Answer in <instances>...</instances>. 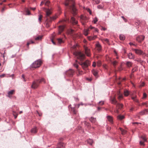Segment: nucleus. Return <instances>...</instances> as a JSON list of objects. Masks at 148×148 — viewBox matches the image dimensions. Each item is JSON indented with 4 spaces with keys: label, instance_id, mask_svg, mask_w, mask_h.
Returning <instances> with one entry per match:
<instances>
[{
    "label": "nucleus",
    "instance_id": "f257e3e1",
    "mask_svg": "<svg viewBox=\"0 0 148 148\" xmlns=\"http://www.w3.org/2000/svg\"><path fill=\"white\" fill-rule=\"evenodd\" d=\"M66 6H68L69 8L72 10L73 14L75 15L77 13V9L74 5V2L73 0H66V2L65 3Z\"/></svg>",
    "mask_w": 148,
    "mask_h": 148
},
{
    "label": "nucleus",
    "instance_id": "f03ea898",
    "mask_svg": "<svg viewBox=\"0 0 148 148\" xmlns=\"http://www.w3.org/2000/svg\"><path fill=\"white\" fill-rule=\"evenodd\" d=\"M42 82H43L45 83V79L44 78H41L34 80L32 83L31 87L33 89H35L37 88L39 85Z\"/></svg>",
    "mask_w": 148,
    "mask_h": 148
},
{
    "label": "nucleus",
    "instance_id": "7ed1b4c3",
    "mask_svg": "<svg viewBox=\"0 0 148 148\" xmlns=\"http://www.w3.org/2000/svg\"><path fill=\"white\" fill-rule=\"evenodd\" d=\"M42 61L40 60H38L34 62L31 65V68H36L39 67L42 64Z\"/></svg>",
    "mask_w": 148,
    "mask_h": 148
},
{
    "label": "nucleus",
    "instance_id": "20e7f679",
    "mask_svg": "<svg viewBox=\"0 0 148 148\" xmlns=\"http://www.w3.org/2000/svg\"><path fill=\"white\" fill-rule=\"evenodd\" d=\"M73 55L77 56V58L81 61L83 60L84 58V55L80 52H75L73 53Z\"/></svg>",
    "mask_w": 148,
    "mask_h": 148
},
{
    "label": "nucleus",
    "instance_id": "39448f33",
    "mask_svg": "<svg viewBox=\"0 0 148 148\" xmlns=\"http://www.w3.org/2000/svg\"><path fill=\"white\" fill-rule=\"evenodd\" d=\"M79 64L82 66V67L84 70H85L90 64V62L88 60H86L84 62L79 63Z\"/></svg>",
    "mask_w": 148,
    "mask_h": 148
},
{
    "label": "nucleus",
    "instance_id": "423d86ee",
    "mask_svg": "<svg viewBox=\"0 0 148 148\" xmlns=\"http://www.w3.org/2000/svg\"><path fill=\"white\" fill-rule=\"evenodd\" d=\"M75 72V71L71 69H69L68 71H66L64 73V74H65L67 76L70 77H72L73 76Z\"/></svg>",
    "mask_w": 148,
    "mask_h": 148
},
{
    "label": "nucleus",
    "instance_id": "0eeeda50",
    "mask_svg": "<svg viewBox=\"0 0 148 148\" xmlns=\"http://www.w3.org/2000/svg\"><path fill=\"white\" fill-rule=\"evenodd\" d=\"M80 21L82 24L84 25L85 23L86 22L88 18L86 16L84 15H81L80 17Z\"/></svg>",
    "mask_w": 148,
    "mask_h": 148
},
{
    "label": "nucleus",
    "instance_id": "6e6552de",
    "mask_svg": "<svg viewBox=\"0 0 148 148\" xmlns=\"http://www.w3.org/2000/svg\"><path fill=\"white\" fill-rule=\"evenodd\" d=\"M133 50L138 55H143L145 53L142 51L140 49H133Z\"/></svg>",
    "mask_w": 148,
    "mask_h": 148
},
{
    "label": "nucleus",
    "instance_id": "1a4fd4ad",
    "mask_svg": "<svg viewBox=\"0 0 148 148\" xmlns=\"http://www.w3.org/2000/svg\"><path fill=\"white\" fill-rule=\"evenodd\" d=\"M145 37L143 35H140L138 36L136 38L137 40L139 42H141L145 38Z\"/></svg>",
    "mask_w": 148,
    "mask_h": 148
},
{
    "label": "nucleus",
    "instance_id": "9d476101",
    "mask_svg": "<svg viewBox=\"0 0 148 148\" xmlns=\"http://www.w3.org/2000/svg\"><path fill=\"white\" fill-rule=\"evenodd\" d=\"M56 148H65V144L63 143L59 142L57 145Z\"/></svg>",
    "mask_w": 148,
    "mask_h": 148
},
{
    "label": "nucleus",
    "instance_id": "9b49d317",
    "mask_svg": "<svg viewBox=\"0 0 148 148\" xmlns=\"http://www.w3.org/2000/svg\"><path fill=\"white\" fill-rule=\"evenodd\" d=\"M84 49L85 51V53L88 56H90V50L86 46L84 47Z\"/></svg>",
    "mask_w": 148,
    "mask_h": 148
},
{
    "label": "nucleus",
    "instance_id": "f8f14e48",
    "mask_svg": "<svg viewBox=\"0 0 148 148\" xmlns=\"http://www.w3.org/2000/svg\"><path fill=\"white\" fill-rule=\"evenodd\" d=\"M71 21L73 25H76L77 24L78 21H76L75 18L73 17H71Z\"/></svg>",
    "mask_w": 148,
    "mask_h": 148
},
{
    "label": "nucleus",
    "instance_id": "ddd939ff",
    "mask_svg": "<svg viewBox=\"0 0 148 148\" xmlns=\"http://www.w3.org/2000/svg\"><path fill=\"white\" fill-rule=\"evenodd\" d=\"M148 111L147 109H145L144 110L141 111L139 114L140 115H145L147 114Z\"/></svg>",
    "mask_w": 148,
    "mask_h": 148
},
{
    "label": "nucleus",
    "instance_id": "4468645a",
    "mask_svg": "<svg viewBox=\"0 0 148 148\" xmlns=\"http://www.w3.org/2000/svg\"><path fill=\"white\" fill-rule=\"evenodd\" d=\"M110 100L112 103L115 104H116L117 103V101L116 100L115 98L114 97L111 98Z\"/></svg>",
    "mask_w": 148,
    "mask_h": 148
},
{
    "label": "nucleus",
    "instance_id": "2eb2a0df",
    "mask_svg": "<svg viewBox=\"0 0 148 148\" xmlns=\"http://www.w3.org/2000/svg\"><path fill=\"white\" fill-rule=\"evenodd\" d=\"M96 47L97 48V50L99 51H100L101 50V46L100 44L99 43H97L96 44Z\"/></svg>",
    "mask_w": 148,
    "mask_h": 148
},
{
    "label": "nucleus",
    "instance_id": "dca6fc26",
    "mask_svg": "<svg viewBox=\"0 0 148 148\" xmlns=\"http://www.w3.org/2000/svg\"><path fill=\"white\" fill-rule=\"evenodd\" d=\"M128 58L130 59H134V56L132 53H129L128 54Z\"/></svg>",
    "mask_w": 148,
    "mask_h": 148
},
{
    "label": "nucleus",
    "instance_id": "f3484780",
    "mask_svg": "<svg viewBox=\"0 0 148 148\" xmlns=\"http://www.w3.org/2000/svg\"><path fill=\"white\" fill-rule=\"evenodd\" d=\"M108 121L111 123H113V119L112 117L110 116H108L107 117Z\"/></svg>",
    "mask_w": 148,
    "mask_h": 148
},
{
    "label": "nucleus",
    "instance_id": "a211bd4d",
    "mask_svg": "<svg viewBox=\"0 0 148 148\" xmlns=\"http://www.w3.org/2000/svg\"><path fill=\"white\" fill-rule=\"evenodd\" d=\"M90 121L92 123H95L96 122V118L92 117H91L89 119Z\"/></svg>",
    "mask_w": 148,
    "mask_h": 148
},
{
    "label": "nucleus",
    "instance_id": "6ab92c4d",
    "mask_svg": "<svg viewBox=\"0 0 148 148\" xmlns=\"http://www.w3.org/2000/svg\"><path fill=\"white\" fill-rule=\"evenodd\" d=\"M132 63L130 61H127L126 63V65H127V67L129 68L132 66Z\"/></svg>",
    "mask_w": 148,
    "mask_h": 148
},
{
    "label": "nucleus",
    "instance_id": "aec40b11",
    "mask_svg": "<svg viewBox=\"0 0 148 148\" xmlns=\"http://www.w3.org/2000/svg\"><path fill=\"white\" fill-rule=\"evenodd\" d=\"M77 71H78V73L77 74V75L78 76L82 75L83 73V71H80L79 69H77Z\"/></svg>",
    "mask_w": 148,
    "mask_h": 148
},
{
    "label": "nucleus",
    "instance_id": "412c9836",
    "mask_svg": "<svg viewBox=\"0 0 148 148\" xmlns=\"http://www.w3.org/2000/svg\"><path fill=\"white\" fill-rule=\"evenodd\" d=\"M116 107L119 109H121L123 107V105L122 104H120L119 103H117L116 104Z\"/></svg>",
    "mask_w": 148,
    "mask_h": 148
},
{
    "label": "nucleus",
    "instance_id": "4be33fe9",
    "mask_svg": "<svg viewBox=\"0 0 148 148\" xmlns=\"http://www.w3.org/2000/svg\"><path fill=\"white\" fill-rule=\"evenodd\" d=\"M31 132L32 133H35L37 132V130L36 127H34L31 130Z\"/></svg>",
    "mask_w": 148,
    "mask_h": 148
},
{
    "label": "nucleus",
    "instance_id": "5701e85b",
    "mask_svg": "<svg viewBox=\"0 0 148 148\" xmlns=\"http://www.w3.org/2000/svg\"><path fill=\"white\" fill-rule=\"evenodd\" d=\"M14 90H11L10 91H9L8 93V97H10V95H13L14 92Z\"/></svg>",
    "mask_w": 148,
    "mask_h": 148
},
{
    "label": "nucleus",
    "instance_id": "b1692460",
    "mask_svg": "<svg viewBox=\"0 0 148 148\" xmlns=\"http://www.w3.org/2000/svg\"><path fill=\"white\" fill-rule=\"evenodd\" d=\"M92 73L93 75L95 77H97L98 75V72L95 70H93L92 71Z\"/></svg>",
    "mask_w": 148,
    "mask_h": 148
},
{
    "label": "nucleus",
    "instance_id": "393cba45",
    "mask_svg": "<svg viewBox=\"0 0 148 148\" xmlns=\"http://www.w3.org/2000/svg\"><path fill=\"white\" fill-rule=\"evenodd\" d=\"M64 25H60L59 27V30H60L62 32L64 28Z\"/></svg>",
    "mask_w": 148,
    "mask_h": 148
},
{
    "label": "nucleus",
    "instance_id": "a878e982",
    "mask_svg": "<svg viewBox=\"0 0 148 148\" xmlns=\"http://www.w3.org/2000/svg\"><path fill=\"white\" fill-rule=\"evenodd\" d=\"M124 95L125 96H127L129 94V91L127 90H124Z\"/></svg>",
    "mask_w": 148,
    "mask_h": 148
},
{
    "label": "nucleus",
    "instance_id": "bb28decb",
    "mask_svg": "<svg viewBox=\"0 0 148 148\" xmlns=\"http://www.w3.org/2000/svg\"><path fill=\"white\" fill-rule=\"evenodd\" d=\"M47 16L49 17V15L51 14V12L49 9H48L46 12Z\"/></svg>",
    "mask_w": 148,
    "mask_h": 148
},
{
    "label": "nucleus",
    "instance_id": "cd10ccee",
    "mask_svg": "<svg viewBox=\"0 0 148 148\" xmlns=\"http://www.w3.org/2000/svg\"><path fill=\"white\" fill-rule=\"evenodd\" d=\"M120 129L122 134H125L126 133V131L125 130L121 128H120Z\"/></svg>",
    "mask_w": 148,
    "mask_h": 148
},
{
    "label": "nucleus",
    "instance_id": "c85d7f7f",
    "mask_svg": "<svg viewBox=\"0 0 148 148\" xmlns=\"http://www.w3.org/2000/svg\"><path fill=\"white\" fill-rule=\"evenodd\" d=\"M119 38L121 40H124L125 39V36L123 34H121L119 36Z\"/></svg>",
    "mask_w": 148,
    "mask_h": 148
},
{
    "label": "nucleus",
    "instance_id": "c756f323",
    "mask_svg": "<svg viewBox=\"0 0 148 148\" xmlns=\"http://www.w3.org/2000/svg\"><path fill=\"white\" fill-rule=\"evenodd\" d=\"M88 29H85L84 30V34L85 36H87L88 34Z\"/></svg>",
    "mask_w": 148,
    "mask_h": 148
},
{
    "label": "nucleus",
    "instance_id": "7c9ffc66",
    "mask_svg": "<svg viewBox=\"0 0 148 148\" xmlns=\"http://www.w3.org/2000/svg\"><path fill=\"white\" fill-rule=\"evenodd\" d=\"M124 118V116L123 115H119L117 116L118 119L120 120H121L123 119Z\"/></svg>",
    "mask_w": 148,
    "mask_h": 148
},
{
    "label": "nucleus",
    "instance_id": "2f4dec72",
    "mask_svg": "<svg viewBox=\"0 0 148 148\" xmlns=\"http://www.w3.org/2000/svg\"><path fill=\"white\" fill-rule=\"evenodd\" d=\"M57 40L59 44H60L61 43L63 42V41L61 38H59L57 39Z\"/></svg>",
    "mask_w": 148,
    "mask_h": 148
},
{
    "label": "nucleus",
    "instance_id": "473e14b6",
    "mask_svg": "<svg viewBox=\"0 0 148 148\" xmlns=\"http://www.w3.org/2000/svg\"><path fill=\"white\" fill-rule=\"evenodd\" d=\"M88 143L90 145H92L93 143V141L92 139H89L87 140Z\"/></svg>",
    "mask_w": 148,
    "mask_h": 148
},
{
    "label": "nucleus",
    "instance_id": "72a5a7b5",
    "mask_svg": "<svg viewBox=\"0 0 148 148\" xmlns=\"http://www.w3.org/2000/svg\"><path fill=\"white\" fill-rule=\"evenodd\" d=\"M75 62H76V63H74L73 64V65L75 67V68H76L77 69H78V65L77 64V63H76L77 62V60H75Z\"/></svg>",
    "mask_w": 148,
    "mask_h": 148
},
{
    "label": "nucleus",
    "instance_id": "f704fd0d",
    "mask_svg": "<svg viewBox=\"0 0 148 148\" xmlns=\"http://www.w3.org/2000/svg\"><path fill=\"white\" fill-rule=\"evenodd\" d=\"M101 40L103 42H105L107 43H108L109 42V39L108 38H103Z\"/></svg>",
    "mask_w": 148,
    "mask_h": 148
},
{
    "label": "nucleus",
    "instance_id": "c9c22d12",
    "mask_svg": "<svg viewBox=\"0 0 148 148\" xmlns=\"http://www.w3.org/2000/svg\"><path fill=\"white\" fill-rule=\"evenodd\" d=\"M112 63L113 66H116V64L118 63V62H117L116 61H114L112 62Z\"/></svg>",
    "mask_w": 148,
    "mask_h": 148
},
{
    "label": "nucleus",
    "instance_id": "e433bc0d",
    "mask_svg": "<svg viewBox=\"0 0 148 148\" xmlns=\"http://www.w3.org/2000/svg\"><path fill=\"white\" fill-rule=\"evenodd\" d=\"M42 36H39L35 38L36 40H41L42 38Z\"/></svg>",
    "mask_w": 148,
    "mask_h": 148
},
{
    "label": "nucleus",
    "instance_id": "4c0bfd02",
    "mask_svg": "<svg viewBox=\"0 0 148 148\" xmlns=\"http://www.w3.org/2000/svg\"><path fill=\"white\" fill-rule=\"evenodd\" d=\"M71 110L73 112V113L74 114H76V113L77 112L75 110V108H72L71 107Z\"/></svg>",
    "mask_w": 148,
    "mask_h": 148
},
{
    "label": "nucleus",
    "instance_id": "58836bf2",
    "mask_svg": "<svg viewBox=\"0 0 148 148\" xmlns=\"http://www.w3.org/2000/svg\"><path fill=\"white\" fill-rule=\"evenodd\" d=\"M137 67H135L132 69V73H133L134 72L136 71H137Z\"/></svg>",
    "mask_w": 148,
    "mask_h": 148
},
{
    "label": "nucleus",
    "instance_id": "ea45409f",
    "mask_svg": "<svg viewBox=\"0 0 148 148\" xmlns=\"http://www.w3.org/2000/svg\"><path fill=\"white\" fill-rule=\"evenodd\" d=\"M13 115L14 116L15 118L16 119L17 116V114H16V112L14 111H13Z\"/></svg>",
    "mask_w": 148,
    "mask_h": 148
},
{
    "label": "nucleus",
    "instance_id": "a19ab883",
    "mask_svg": "<svg viewBox=\"0 0 148 148\" xmlns=\"http://www.w3.org/2000/svg\"><path fill=\"white\" fill-rule=\"evenodd\" d=\"M87 38H88V39L90 41L94 40L92 36H88Z\"/></svg>",
    "mask_w": 148,
    "mask_h": 148
},
{
    "label": "nucleus",
    "instance_id": "79ce46f5",
    "mask_svg": "<svg viewBox=\"0 0 148 148\" xmlns=\"http://www.w3.org/2000/svg\"><path fill=\"white\" fill-rule=\"evenodd\" d=\"M97 65L98 66H100L101 65V62L100 61H99L97 63Z\"/></svg>",
    "mask_w": 148,
    "mask_h": 148
},
{
    "label": "nucleus",
    "instance_id": "37998d69",
    "mask_svg": "<svg viewBox=\"0 0 148 148\" xmlns=\"http://www.w3.org/2000/svg\"><path fill=\"white\" fill-rule=\"evenodd\" d=\"M98 21V19L97 17H95L93 20L94 23L95 24Z\"/></svg>",
    "mask_w": 148,
    "mask_h": 148
},
{
    "label": "nucleus",
    "instance_id": "c03bdc74",
    "mask_svg": "<svg viewBox=\"0 0 148 148\" xmlns=\"http://www.w3.org/2000/svg\"><path fill=\"white\" fill-rule=\"evenodd\" d=\"M34 43V42L33 41H32V40H31V41H29V42H27V46H28L29 45V44H30Z\"/></svg>",
    "mask_w": 148,
    "mask_h": 148
},
{
    "label": "nucleus",
    "instance_id": "a18cd8bd",
    "mask_svg": "<svg viewBox=\"0 0 148 148\" xmlns=\"http://www.w3.org/2000/svg\"><path fill=\"white\" fill-rule=\"evenodd\" d=\"M26 12L27 13L26 15H30L31 14L30 11L28 9L26 10Z\"/></svg>",
    "mask_w": 148,
    "mask_h": 148
},
{
    "label": "nucleus",
    "instance_id": "49530a36",
    "mask_svg": "<svg viewBox=\"0 0 148 148\" xmlns=\"http://www.w3.org/2000/svg\"><path fill=\"white\" fill-rule=\"evenodd\" d=\"M50 18L51 21H52L53 20H55L56 19V17L55 16H53L52 17H50Z\"/></svg>",
    "mask_w": 148,
    "mask_h": 148
},
{
    "label": "nucleus",
    "instance_id": "de8ad7c7",
    "mask_svg": "<svg viewBox=\"0 0 148 148\" xmlns=\"http://www.w3.org/2000/svg\"><path fill=\"white\" fill-rule=\"evenodd\" d=\"M22 77L23 79V81L24 82H26V79H25V75H24L23 74L22 75Z\"/></svg>",
    "mask_w": 148,
    "mask_h": 148
},
{
    "label": "nucleus",
    "instance_id": "09e8293b",
    "mask_svg": "<svg viewBox=\"0 0 148 148\" xmlns=\"http://www.w3.org/2000/svg\"><path fill=\"white\" fill-rule=\"evenodd\" d=\"M74 31V30L73 29H71L69 30V32L71 34L73 33Z\"/></svg>",
    "mask_w": 148,
    "mask_h": 148
},
{
    "label": "nucleus",
    "instance_id": "8fccbe9b",
    "mask_svg": "<svg viewBox=\"0 0 148 148\" xmlns=\"http://www.w3.org/2000/svg\"><path fill=\"white\" fill-rule=\"evenodd\" d=\"M123 97V96L122 95H119V96L118 97V98L120 100L122 99Z\"/></svg>",
    "mask_w": 148,
    "mask_h": 148
},
{
    "label": "nucleus",
    "instance_id": "3c124183",
    "mask_svg": "<svg viewBox=\"0 0 148 148\" xmlns=\"http://www.w3.org/2000/svg\"><path fill=\"white\" fill-rule=\"evenodd\" d=\"M97 7L98 9H101L102 8L103 6L102 5H98Z\"/></svg>",
    "mask_w": 148,
    "mask_h": 148
},
{
    "label": "nucleus",
    "instance_id": "603ef678",
    "mask_svg": "<svg viewBox=\"0 0 148 148\" xmlns=\"http://www.w3.org/2000/svg\"><path fill=\"white\" fill-rule=\"evenodd\" d=\"M140 145H143V146L145 145L144 142L142 141H140Z\"/></svg>",
    "mask_w": 148,
    "mask_h": 148
},
{
    "label": "nucleus",
    "instance_id": "864d4df0",
    "mask_svg": "<svg viewBox=\"0 0 148 148\" xmlns=\"http://www.w3.org/2000/svg\"><path fill=\"white\" fill-rule=\"evenodd\" d=\"M94 1L97 4H98L100 3V0H94Z\"/></svg>",
    "mask_w": 148,
    "mask_h": 148
},
{
    "label": "nucleus",
    "instance_id": "5fc2aeb1",
    "mask_svg": "<svg viewBox=\"0 0 148 148\" xmlns=\"http://www.w3.org/2000/svg\"><path fill=\"white\" fill-rule=\"evenodd\" d=\"M42 16L41 15H40L39 16V18H38V20L40 22L41 21Z\"/></svg>",
    "mask_w": 148,
    "mask_h": 148
},
{
    "label": "nucleus",
    "instance_id": "6e6d98bb",
    "mask_svg": "<svg viewBox=\"0 0 148 148\" xmlns=\"http://www.w3.org/2000/svg\"><path fill=\"white\" fill-rule=\"evenodd\" d=\"M141 138L144 141H145L146 140V139L145 138V137H143V136H142L141 137Z\"/></svg>",
    "mask_w": 148,
    "mask_h": 148
},
{
    "label": "nucleus",
    "instance_id": "4d7b16f0",
    "mask_svg": "<svg viewBox=\"0 0 148 148\" xmlns=\"http://www.w3.org/2000/svg\"><path fill=\"white\" fill-rule=\"evenodd\" d=\"M50 24L48 22L46 23V26L47 27H48L50 26Z\"/></svg>",
    "mask_w": 148,
    "mask_h": 148
},
{
    "label": "nucleus",
    "instance_id": "13d9d810",
    "mask_svg": "<svg viewBox=\"0 0 148 148\" xmlns=\"http://www.w3.org/2000/svg\"><path fill=\"white\" fill-rule=\"evenodd\" d=\"M147 96L146 94L145 93H144L143 94V98H145Z\"/></svg>",
    "mask_w": 148,
    "mask_h": 148
},
{
    "label": "nucleus",
    "instance_id": "bf43d9fd",
    "mask_svg": "<svg viewBox=\"0 0 148 148\" xmlns=\"http://www.w3.org/2000/svg\"><path fill=\"white\" fill-rule=\"evenodd\" d=\"M96 66V63L95 62H93L92 66L94 67H95Z\"/></svg>",
    "mask_w": 148,
    "mask_h": 148
},
{
    "label": "nucleus",
    "instance_id": "052dcab7",
    "mask_svg": "<svg viewBox=\"0 0 148 148\" xmlns=\"http://www.w3.org/2000/svg\"><path fill=\"white\" fill-rule=\"evenodd\" d=\"M49 3V2L48 1H47L45 3V5H48Z\"/></svg>",
    "mask_w": 148,
    "mask_h": 148
},
{
    "label": "nucleus",
    "instance_id": "680f3d73",
    "mask_svg": "<svg viewBox=\"0 0 148 148\" xmlns=\"http://www.w3.org/2000/svg\"><path fill=\"white\" fill-rule=\"evenodd\" d=\"M99 103H100L101 105H103L104 104V102L103 101H100L99 102Z\"/></svg>",
    "mask_w": 148,
    "mask_h": 148
},
{
    "label": "nucleus",
    "instance_id": "e2e57ef3",
    "mask_svg": "<svg viewBox=\"0 0 148 148\" xmlns=\"http://www.w3.org/2000/svg\"><path fill=\"white\" fill-rule=\"evenodd\" d=\"M134 101L138 103V100L136 98Z\"/></svg>",
    "mask_w": 148,
    "mask_h": 148
},
{
    "label": "nucleus",
    "instance_id": "0e129e2a",
    "mask_svg": "<svg viewBox=\"0 0 148 148\" xmlns=\"http://www.w3.org/2000/svg\"><path fill=\"white\" fill-rule=\"evenodd\" d=\"M129 44L130 45H134L135 46H136V45L135 44H134L133 43H132V42H130V43H129Z\"/></svg>",
    "mask_w": 148,
    "mask_h": 148
},
{
    "label": "nucleus",
    "instance_id": "69168bd1",
    "mask_svg": "<svg viewBox=\"0 0 148 148\" xmlns=\"http://www.w3.org/2000/svg\"><path fill=\"white\" fill-rule=\"evenodd\" d=\"M51 42L54 45H56V43L53 40L51 39Z\"/></svg>",
    "mask_w": 148,
    "mask_h": 148
},
{
    "label": "nucleus",
    "instance_id": "338daca9",
    "mask_svg": "<svg viewBox=\"0 0 148 148\" xmlns=\"http://www.w3.org/2000/svg\"><path fill=\"white\" fill-rule=\"evenodd\" d=\"M88 11L90 14H91V11L90 9H88Z\"/></svg>",
    "mask_w": 148,
    "mask_h": 148
},
{
    "label": "nucleus",
    "instance_id": "774afa93",
    "mask_svg": "<svg viewBox=\"0 0 148 148\" xmlns=\"http://www.w3.org/2000/svg\"><path fill=\"white\" fill-rule=\"evenodd\" d=\"M30 9L33 10H34L35 9H36V8H32V7H31L30 8Z\"/></svg>",
    "mask_w": 148,
    "mask_h": 148
}]
</instances>
